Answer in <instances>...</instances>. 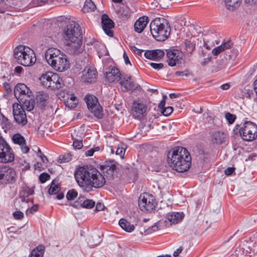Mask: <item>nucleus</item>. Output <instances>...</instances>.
<instances>
[{"label": "nucleus", "instance_id": "nucleus-17", "mask_svg": "<svg viewBox=\"0 0 257 257\" xmlns=\"http://www.w3.org/2000/svg\"><path fill=\"white\" fill-rule=\"evenodd\" d=\"M119 70L114 67H109L105 74V79L108 83H116L120 79Z\"/></svg>", "mask_w": 257, "mask_h": 257}, {"label": "nucleus", "instance_id": "nucleus-35", "mask_svg": "<svg viewBox=\"0 0 257 257\" xmlns=\"http://www.w3.org/2000/svg\"><path fill=\"white\" fill-rule=\"evenodd\" d=\"M241 4V0H225L227 9L230 11H234L237 9Z\"/></svg>", "mask_w": 257, "mask_h": 257}, {"label": "nucleus", "instance_id": "nucleus-55", "mask_svg": "<svg viewBox=\"0 0 257 257\" xmlns=\"http://www.w3.org/2000/svg\"><path fill=\"white\" fill-rule=\"evenodd\" d=\"M28 103H29V104L28 105L27 102L26 101H25L24 102V107H26V108L27 109V110L31 111L33 109L34 106L33 102L31 103H30V101H29Z\"/></svg>", "mask_w": 257, "mask_h": 257}, {"label": "nucleus", "instance_id": "nucleus-39", "mask_svg": "<svg viewBox=\"0 0 257 257\" xmlns=\"http://www.w3.org/2000/svg\"><path fill=\"white\" fill-rule=\"evenodd\" d=\"M79 199L80 200V206L82 208H91L95 205V202L92 200L85 199L82 202V200L80 198Z\"/></svg>", "mask_w": 257, "mask_h": 257}, {"label": "nucleus", "instance_id": "nucleus-57", "mask_svg": "<svg viewBox=\"0 0 257 257\" xmlns=\"http://www.w3.org/2000/svg\"><path fill=\"white\" fill-rule=\"evenodd\" d=\"M234 171V168L233 167H228L225 170V174L227 175H231Z\"/></svg>", "mask_w": 257, "mask_h": 257}, {"label": "nucleus", "instance_id": "nucleus-7", "mask_svg": "<svg viewBox=\"0 0 257 257\" xmlns=\"http://www.w3.org/2000/svg\"><path fill=\"white\" fill-rule=\"evenodd\" d=\"M239 133L243 140L253 141L257 138V125L251 121H246L240 127Z\"/></svg>", "mask_w": 257, "mask_h": 257}, {"label": "nucleus", "instance_id": "nucleus-61", "mask_svg": "<svg viewBox=\"0 0 257 257\" xmlns=\"http://www.w3.org/2000/svg\"><path fill=\"white\" fill-rule=\"evenodd\" d=\"M4 87L6 90H7L8 91H11L12 90V87L11 85L7 82H5L3 84Z\"/></svg>", "mask_w": 257, "mask_h": 257}, {"label": "nucleus", "instance_id": "nucleus-64", "mask_svg": "<svg viewBox=\"0 0 257 257\" xmlns=\"http://www.w3.org/2000/svg\"><path fill=\"white\" fill-rule=\"evenodd\" d=\"M23 70V68L21 66H18L15 68V72L17 73L20 74L21 73Z\"/></svg>", "mask_w": 257, "mask_h": 257}, {"label": "nucleus", "instance_id": "nucleus-33", "mask_svg": "<svg viewBox=\"0 0 257 257\" xmlns=\"http://www.w3.org/2000/svg\"><path fill=\"white\" fill-rule=\"evenodd\" d=\"M101 241V238L100 235L93 233L88 239V244L91 247H94L98 245Z\"/></svg>", "mask_w": 257, "mask_h": 257}, {"label": "nucleus", "instance_id": "nucleus-40", "mask_svg": "<svg viewBox=\"0 0 257 257\" xmlns=\"http://www.w3.org/2000/svg\"><path fill=\"white\" fill-rule=\"evenodd\" d=\"M60 190V188L59 186L52 182L50 187L49 189L48 192L50 195L56 194L59 192Z\"/></svg>", "mask_w": 257, "mask_h": 257}, {"label": "nucleus", "instance_id": "nucleus-58", "mask_svg": "<svg viewBox=\"0 0 257 257\" xmlns=\"http://www.w3.org/2000/svg\"><path fill=\"white\" fill-rule=\"evenodd\" d=\"M104 207V205L101 203H97L95 207V210L96 211H101L103 209Z\"/></svg>", "mask_w": 257, "mask_h": 257}, {"label": "nucleus", "instance_id": "nucleus-8", "mask_svg": "<svg viewBox=\"0 0 257 257\" xmlns=\"http://www.w3.org/2000/svg\"><path fill=\"white\" fill-rule=\"evenodd\" d=\"M17 178V173L13 168L0 166V186L15 183Z\"/></svg>", "mask_w": 257, "mask_h": 257}, {"label": "nucleus", "instance_id": "nucleus-42", "mask_svg": "<svg viewBox=\"0 0 257 257\" xmlns=\"http://www.w3.org/2000/svg\"><path fill=\"white\" fill-rule=\"evenodd\" d=\"M125 152V149L124 148L122 147V145H118L116 151V154L117 155H119L121 158H123Z\"/></svg>", "mask_w": 257, "mask_h": 257}, {"label": "nucleus", "instance_id": "nucleus-48", "mask_svg": "<svg viewBox=\"0 0 257 257\" xmlns=\"http://www.w3.org/2000/svg\"><path fill=\"white\" fill-rule=\"evenodd\" d=\"M38 209V206L37 205H34L30 208H29L26 211L27 215H29V214H32L34 212H36Z\"/></svg>", "mask_w": 257, "mask_h": 257}, {"label": "nucleus", "instance_id": "nucleus-13", "mask_svg": "<svg viewBox=\"0 0 257 257\" xmlns=\"http://www.w3.org/2000/svg\"><path fill=\"white\" fill-rule=\"evenodd\" d=\"M13 115L15 121L22 126L25 125L27 123V119L25 111L23 106L18 103H14L13 105Z\"/></svg>", "mask_w": 257, "mask_h": 257}, {"label": "nucleus", "instance_id": "nucleus-19", "mask_svg": "<svg viewBox=\"0 0 257 257\" xmlns=\"http://www.w3.org/2000/svg\"><path fill=\"white\" fill-rule=\"evenodd\" d=\"M82 73V79L85 82L93 83L95 81L97 71L93 67H86Z\"/></svg>", "mask_w": 257, "mask_h": 257}, {"label": "nucleus", "instance_id": "nucleus-56", "mask_svg": "<svg viewBox=\"0 0 257 257\" xmlns=\"http://www.w3.org/2000/svg\"><path fill=\"white\" fill-rule=\"evenodd\" d=\"M59 159L61 160V163H65L69 162L71 159V156H68L67 157L65 156H60Z\"/></svg>", "mask_w": 257, "mask_h": 257}, {"label": "nucleus", "instance_id": "nucleus-31", "mask_svg": "<svg viewBox=\"0 0 257 257\" xmlns=\"http://www.w3.org/2000/svg\"><path fill=\"white\" fill-rule=\"evenodd\" d=\"M45 250V246L40 244L34 248L29 257H43Z\"/></svg>", "mask_w": 257, "mask_h": 257}, {"label": "nucleus", "instance_id": "nucleus-50", "mask_svg": "<svg viewBox=\"0 0 257 257\" xmlns=\"http://www.w3.org/2000/svg\"><path fill=\"white\" fill-rule=\"evenodd\" d=\"M130 49H131L132 51H133L135 54H137L138 55H140V56L142 55V53L143 52V50L138 49V48H137L135 46H131L130 47Z\"/></svg>", "mask_w": 257, "mask_h": 257}, {"label": "nucleus", "instance_id": "nucleus-1", "mask_svg": "<svg viewBox=\"0 0 257 257\" xmlns=\"http://www.w3.org/2000/svg\"><path fill=\"white\" fill-rule=\"evenodd\" d=\"M167 161L172 169L179 173H184L191 167V157L185 148L175 147L168 152Z\"/></svg>", "mask_w": 257, "mask_h": 257}, {"label": "nucleus", "instance_id": "nucleus-27", "mask_svg": "<svg viewBox=\"0 0 257 257\" xmlns=\"http://www.w3.org/2000/svg\"><path fill=\"white\" fill-rule=\"evenodd\" d=\"M148 23V18L147 17H141L135 22L134 25L135 31L138 33H142L146 28Z\"/></svg>", "mask_w": 257, "mask_h": 257}, {"label": "nucleus", "instance_id": "nucleus-62", "mask_svg": "<svg viewBox=\"0 0 257 257\" xmlns=\"http://www.w3.org/2000/svg\"><path fill=\"white\" fill-rule=\"evenodd\" d=\"M182 250V249L181 248H178L173 252V255L175 257L178 256L181 252Z\"/></svg>", "mask_w": 257, "mask_h": 257}, {"label": "nucleus", "instance_id": "nucleus-53", "mask_svg": "<svg viewBox=\"0 0 257 257\" xmlns=\"http://www.w3.org/2000/svg\"><path fill=\"white\" fill-rule=\"evenodd\" d=\"M150 65L152 67L156 70H160L164 66L163 64L162 63H151Z\"/></svg>", "mask_w": 257, "mask_h": 257}, {"label": "nucleus", "instance_id": "nucleus-16", "mask_svg": "<svg viewBox=\"0 0 257 257\" xmlns=\"http://www.w3.org/2000/svg\"><path fill=\"white\" fill-rule=\"evenodd\" d=\"M60 97L62 98L61 100L64 102L65 106L68 108H75L78 103L77 98L72 92H63L60 94Z\"/></svg>", "mask_w": 257, "mask_h": 257}, {"label": "nucleus", "instance_id": "nucleus-41", "mask_svg": "<svg viewBox=\"0 0 257 257\" xmlns=\"http://www.w3.org/2000/svg\"><path fill=\"white\" fill-rule=\"evenodd\" d=\"M77 192L76 191H75L74 189L69 190L67 194H66V198L68 200H73L74 198H75L77 196Z\"/></svg>", "mask_w": 257, "mask_h": 257}, {"label": "nucleus", "instance_id": "nucleus-44", "mask_svg": "<svg viewBox=\"0 0 257 257\" xmlns=\"http://www.w3.org/2000/svg\"><path fill=\"white\" fill-rule=\"evenodd\" d=\"M173 111V108L171 106H168L163 108L161 112L164 115L167 116L170 115L172 113Z\"/></svg>", "mask_w": 257, "mask_h": 257}, {"label": "nucleus", "instance_id": "nucleus-49", "mask_svg": "<svg viewBox=\"0 0 257 257\" xmlns=\"http://www.w3.org/2000/svg\"><path fill=\"white\" fill-rule=\"evenodd\" d=\"M73 146L75 149H80L83 146L82 141L81 140H75L73 142Z\"/></svg>", "mask_w": 257, "mask_h": 257}, {"label": "nucleus", "instance_id": "nucleus-28", "mask_svg": "<svg viewBox=\"0 0 257 257\" xmlns=\"http://www.w3.org/2000/svg\"><path fill=\"white\" fill-rule=\"evenodd\" d=\"M232 43L231 41H227L222 43L220 46L214 48L212 50V53L214 56H217L221 52L228 49L231 47Z\"/></svg>", "mask_w": 257, "mask_h": 257}, {"label": "nucleus", "instance_id": "nucleus-52", "mask_svg": "<svg viewBox=\"0 0 257 257\" xmlns=\"http://www.w3.org/2000/svg\"><path fill=\"white\" fill-rule=\"evenodd\" d=\"M189 71L186 70L183 71H177L175 72V75L177 76H185L187 77L189 75Z\"/></svg>", "mask_w": 257, "mask_h": 257}, {"label": "nucleus", "instance_id": "nucleus-14", "mask_svg": "<svg viewBox=\"0 0 257 257\" xmlns=\"http://www.w3.org/2000/svg\"><path fill=\"white\" fill-rule=\"evenodd\" d=\"M14 93L15 96L21 101L23 99L26 101L27 98H30L32 95V92L30 88L23 83L18 84L15 86Z\"/></svg>", "mask_w": 257, "mask_h": 257}, {"label": "nucleus", "instance_id": "nucleus-36", "mask_svg": "<svg viewBox=\"0 0 257 257\" xmlns=\"http://www.w3.org/2000/svg\"><path fill=\"white\" fill-rule=\"evenodd\" d=\"M0 123L4 129H10L12 126L11 120L6 117L3 113L0 114Z\"/></svg>", "mask_w": 257, "mask_h": 257}, {"label": "nucleus", "instance_id": "nucleus-32", "mask_svg": "<svg viewBox=\"0 0 257 257\" xmlns=\"http://www.w3.org/2000/svg\"><path fill=\"white\" fill-rule=\"evenodd\" d=\"M119 225L121 228L128 232H131L134 230L135 226L127 221L125 219H120L119 221Z\"/></svg>", "mask_w": 257, "mask_h": 257}, {"label": "nucleus", "instance_id": "nucleus-38", "mask_svg": "<svg viewBox=\"0 0 257 257\" xmlns=\"http://www.w3.org/2000/svg\"><path fill=\"white\" fill-rule=\"evenodd\" d=\"M252 94V91L248 88L245 87L243 89L239 90L237 95L240 98H248Z\"/></svg>", "mask_w": 257, "mask_h": 257}, {"label": "nucleus", "instance_id": "nucleus-5", "mask_svg": "<svg viewBox=\"0 0 257 257\" xmlns=\"http://www.w3.org/2000/svg\"><path fill=\"white\" fill-rule=\"evenodd\" d=\"M153 37L159 41L166 40L170 35V28L167 21L163 18H156L150 25Z\"/></svg>", "mask_w": 257, "mask_h": 257}, {"label": "nucleus", "instance_id": "nucleus-22", "mask_svg": "<svg viewBox=\"0 0 257 257\" xmlns=\"http://www.w3.org/2000/svg\"><path fill=\"white\" fill-rule=\"evenodd\" d=\"M94 179H92L91 184V191L93 188H99L102 187L105 183V179L102 174L98 170L96 172Z\"/></svg>", "mask_w": 257, "mask_h": 257}, {"label": "nucleus", "instance_id": "nucleus-26", "mask_svg": "<svg viewBox=\"0 0 257 257\" xmlns=\"http://www.w3.org/2000/svg\"><path fill=\"white\" fill-rule=\"evenodd\" d=\"M184 217V214L182 212H173L169 213L166 216L167 220L172 224H177L180 222Z\"/></svg>", "mask_w": 257, "mask_h": 257}, {"label": "nucleus", "instance_id": "nucleus-59", "mask_svg": "<svg viewBox=\"0 0 257 257\" xmlns=\"http://www.w3.org/2000/svg\"><path fill=\"white\" fill-rule=\"evenodd\" d=\"M123 59H124V60L125 64L126 65H127V64L131 65V62H130V59H129V58H128V57L127 56V55H126V54L125 53V52L123 53Z\"/></svg>", "mask_w": 257, "mask_h": 257}, {"label": "nucleus", "instance_id": "nucleus-11", "mask_svg": "<svg viewBox=\"0 0 257 257\" xmlns=\"http://www.w3.org/2000/svg\"><path fill=\"white\" fill-rule=\"evenodd\" d=\"M14 158L12 148L3 138H0V163H11Z\"/></svg>", "mask_w": 257, "mask_h": 257}, {"label": "nucleus", "instance_id": "nucleus-20", "mask_svg": "<svg viewBox=\"0 0 257 257\" xmlns=\"http://www.w3.org/2000/svg\"><path fill=\"white\" fill-rule=\"evenodd\" d=\"M13 141L14 144L19 145L22 152L26 154L29 151V148L26 145L24 137L20 134H15L13 137Z\"/></svg>", "mask_w": 257, "mask_h": 257}, {"label": "nucleus", "instance_id": "nucleus-24", "mask_svg": "<svg viewBox=\"0 0 257 257\" xmlns=\"http://www.w3.org/2000/svg\"><path fill=\"white\" fill-rule=\"evenodd\" d=\"M164 55V52L160 49L148 50L144 54V56L146 58L153 60H160L163 57Z\"/></svg>", "mask_w": 257, "mask_h": 257}, {"label": "nucleus", "instance_id": "nucleus-2", "mask_svg": "<svg viewBox=\"0 0 257 257\" xmlns=\"http://www.w3.org/2000/svg\"><path fill=\"white\" fill-rule=\"evenodd\" d=\"M45 58L48 63L56 71L63 72L70 67L66 55L56 48L48 49L45 52Z\"/></svg>", "mask_w": 257, "mask_h": 257}, {"label": "nucleus", "instance_id": "nucleus-46", "mask_svg": "<svg viewBox=\"0 0 257 257\" xmlns=\"http://www.w3.org/2000/svg\"><path fill=\"white\" fill-rule=\"evenodd\" d=\"M50 179V175L46 173H43L39 176V180L42 183H44Z\"/></svg>", "mask_w": 257, "mask_h": 257}, {"label": "nucleus", "instance_id": "nucleus-30", "mask_svg": "<svg viewBox=\"0 0 257 257\" xmlns=\"http://www.w3.org/2000/svg\"><path fill=\"white\" fill-rule=\"evenodd\" d=\"M53 74L54 73L50 71H48L43 74L39 78L42 85L47 88L51 80V79H52Z\"/></svg>", "mask_w": 257, "mask_h": 257}, {"label": "nucleus", "instance_id": "nucleus-6", "mask_svg": "<svg viewBox=\"0 0 257 257\" xmlns=\"http://www.w3.org/2000/svg\"><path fill=\"white\" fill-rule=\"evenodd\" d=\"M14 56L18 63L24 66H31L36 61L34 51L24 45H19L14 50Z\"/></svg>", "mask_w": 257, "mask_h": 257}, {"label": "nucleus", "instance_id": "nucleus-12", "mask_svg": "<svg viewBox=\"0 0 257 257\" xmlns=\"http://www.w3.org/2000/svg\"><path fill=\"white\" fill-rule=\"evenodd\" d=\"M147 110L148 106L145 102L136 100L132 104L131 113L134 118L141 120L146 116Z\"/></svg>", "mask_w": 257, "mask_h": 257}, {"label": "nucleus", "instance_id": "nucleus-37", "mask_svg": "<svg viewBox=\"0 0 257 257\" xmlns=\"http://www.w3.org/2000/svg\"><path fill=\"white\" fill-rule=\"evenodd\" d=\"M96 7L91 0H86L82 9L84 13H88L95 10Z\"/></svg>", "mask_w": 257, "mask_h": 257}, {"label": "nucleus", "instance_id": "nucleus-9", "mask_svg": "<svg viewBox=\"0 0 257 257\" xmlns=\"http://www.w3.org/2000/svg\"><path fill=\"white\" fill-rule=\"evenodd\" d=\"M138 204L143 211L151 212L155 209L157 203L153 195L145 193L140 196Z\"/></svg>", "mask_w": 257, "mask_h": 257}, {"label": "nucleus", "instance_id": "nucleus-29", "mask_svg": "<svg viewBox=\"0 0 257 257\" xmlns=\"http://www.w3.org/2000/svg\"><path fill=\"white\" fill-rule=\"evenodd\" d=\"M119 81L120 85L124 87V90H122L123 91L128 90L134 87L133 81L130 76L125 75L123 76L122 77H120Z\"/></svg>", "mask_w": 257, "mask_h": 257}, {"label": "nucleus", "instance_id": "nucleus-15", "mask_svg": "<svg viewBox=\"0 0 257 257\" xmlns=\"http://www.w3.org/2000/svg\"><path fill=\"white\" fill-rule=\"evenodd\" d=\"M183 54L178 50H169L167 52V62L168 65L173 67L179 64L182 59Z\"/></svg>", "mask_w": 257, "mask_h": 257}, {"label": "nucleus", "instance_id": "nucleus-54", "mask_svg": "<svg viewBox=\"0 0 257 257\" xmlns=\"http://www.w3.org/2000/svg\"><path fill=\"white\" fill-rule=\"evenodd\" d=\"M96 151H98V147L96 148L95 149H90V150L87 151L85 152V155L86 156L91 157L92 156L94 153Z\"/></svg>", "mask_w": 257, "mask_h": 257}, {"label": "nucleus", "instance_id": "nucleus-63", "mask_svg": "<svg viewBox=\"0 0 257 257\" xmlns=\"http://www.w3.org/2000/svg\"><path fill=\"white\" fill-rule=\"evenodd\" d=\"M165 100H162L160 102L159 107L161 110L165 108Z\"/></svg>", "mask_w": 257, "mask_h": 257}, {"label": "nucleus", "instance_id": "nucleus-60", "mask_svg": "<svg viewBox=\"0 0 257 257\" xmlns=\"http://www.w3.org/2000/svg\"><path fill=\"white\" fill-rule=\"evenodd\" d=\"M246 4L249 5H254L257 4V0H244Z\"/></svg>", "mask_w": 257, "mask_h": 257}, {"label": "nucleus", "instance_id": "nucleus-3", "mask_svg": "<svg viewBox=\"0 0 257 257\" xmlns=\"http://www.w3.org/2000/svg\"><path fill=\"white\" fill-rule=\"evenodd\" d=\"M97 170L88 167H79L74 173V177L79 186L85 192L91 191V184Z\"/></svg>", "mask_w": 257, "mask_h": 257}, {"label": "nucleus", "instance_id": "nucleus-51", "mask_svg": "<svg viewBox=\"0 0 257 257\" xmlns=\"http://www.w3.org/2000/svg\"><path fill=\"white\" fill-rule=\"evenodd\" d=\"M13 216L16 219H21L24 217V214L21 211H17L13 213Z\"/></svg>", "mask_w": 257, "mask_h": 257}, {"label": "nucleus", "instance_id": "nucleus-45", "mask_svg": "<svg viewBox=\"0 0 257 257\" xmlns=\"http://www.w3.org/2000/svg\"><path fill=\"white\" fill-rule=\"evenodd\" d=\"M38 152L37 153V156L39 157L41 161L44 163H47L48 162V159L47 157L42 153L40 148H37Z\"/></svg>", "mask_w": 257, "mask_h": 257}, {"label": "nucleus", "instance_id": "nucleus-47", "mask_svg": "<svg viewBox=\"0 0 257 257\" xmlns=\"http://www.w3.org/2000/svg\"><path fill=\"white\" fill-rule=\"evenodd\" d=\"M101 50L100 51H97L98 56L99 58H101V57L103 55H107L108 52L105 48V47L103 45H101Z\"/></svg>", "mask_w": 257, "mask_h": 257}, {"label": "nucleus", "instance_id": "nucleus-43", "mask_svg": "<svg viewBox=\"0 0 257 257\" xmlns=\"http://www.w3.org/2000/svg\"><path fill=\"white\" fill-rule=\"evenodd\" d=\"M225 118L229 124H232L234 122L236 116L234 114L227 112L225 114Z\"/></svg>", "mask_w": 257, "mask_h": 257}, {"label": "nucleus", "instance_id": "nucleus-18", "mask_svg": "<svg viewBox=\"0 0 257 257\" xmlns=\"http://www.w3.org/2000/svg\"><path fill=\"white\" fill-rule=\"evenodd\" d=\"M101 25L105 33L109 37H112L113 33L111 29L114 27V23L105 14L101 16Z\"/></svg>", "mask_w": 257, "mask_h": 257}, {"label": "nucleus", "instance_id": "nucleus-4", "mask_svg": "<svg viewBox=\"0 0 257 257\" xmlns=\"http://www.w3.org/2000/svg\"><path fill=\"white\" fill-rule=\"evenodd\" d=\"M63 38L67 41V45L70 46L78 53L77 49L82 45V35L79 26L77 24H70L64 29Z\"/></svg>", "mask_w": 257, "mask_h": 257}, {"label": "nucleus", "instance_id": "nucleus-23", "mask_svg": "<svg viewBox=\"0 0 257 257\" xmlns=\"http://www.w3.org/2000/svg\"><path fill=\"white\" fill-rule=\"evenodd\" d=\"M118 164L114 161L106 162L105 165L101 166V169L103 173H106L108 176H112L117 169Z\"/></svg>", "mask_w": 257, "mask_h": 257}, {"label": "nucleus", "instance_id": "nucleus-25", "mask_svg": "<svg viewBox=\"0 0 257 257\" xmlns=\"http://www.w3.org/2000/svg\"><path fill=\"white\" fill-rule=\"evenodd\" d=\"M226 137V134L223 132L215 131L212 134L211 141L214 144L221 145L225 142Z\"/></svg>", "mask_w": 257, "mask_h": 257}, {"label": "nucleus", "instance_id": "nucleus-10", "mask_svg": "<svg viewBox=\"0 0 257 257\" xmlns=\"http://www.w3.org/2000/svg\"><path fill=\"white\" fill-rule=\"evenodd\" d=\"M85 100L87 107L97 118H101L103 116L102 108L99 104L97 98L93 95H86Z\"/></svg>", "mask_w": 257, "mask_h": 257}, {"label": "nucleus", "instance_id": "nucleus-21", "mask_svg": "<svg viewBox=\"0 0 257 257\" xmlns=\"http://www.w3.org/2000/svg\"><path fill=\"white\" fill-rule=\"evenodd\" d=\"M47 88L55 90L61 88L64 86V82L61 77L58 74L54 73Z\"/></svg>", "mask_w": 257, "mask_h": 257}, {"label": "nucleus", "instance_id": "nucleus-34", "mask_svg": "<svg viewBox=\"0 0 257 257\" xmlns=\"http://www.w3.org/2000/svg\"><path fill=\"white\" fill-rule=\"evenodd\" d=\"M37 101L42 104L45 105L49 99V94L46 92L43 91H39L37 92L36 98Z\"/></svg>", "mask_w": 257, "mask_h": 257}]
</instances>
